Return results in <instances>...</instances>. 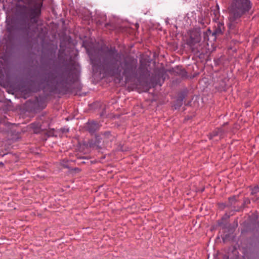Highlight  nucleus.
Listing matches in <instances>:
<instances>
[{
    "label": "nucleus",
    "mask_w": 259,
    "mask_h": 259,
    "mask_svg": "<svg viewBox=\"0 0 259 259\" xmlns=\"http://www.w3.org/2000/svg\"><path fill=\"white\" fill-rule=\"evenodd\" d=\"M11 124L9 123L6 124H1L0 132L2 133H8L9 132L10 126Z\"/></svg>",
    "instance_id": "423d86ee"
},
{
    "label": "nucleus",
    "mask_w": 259,
    "mask_h": 259,
    "mask_svg": "<svg viewBox=\"0 0 259 259\" xmlns=\"http://www.w3.org/2000/svg\"><path fill=\"white\" fill-rule=\"evenodd\" d=\"M201 40L200 35L198 32H194L191 33L189 39L187 41V44L190 47H192L196 44Z\"/></svg>",
    "instance_id": "7ed1b4c3"
},
{
    "label": "nucleus",
    "mask_w": 259,
    "mask_h": 259,
    "mask_svg": "<svg viewBox=\"0 0 259 259\" xmlns=\"http://www.w3.org/2000/svg\"><path fill=\"white\" fill-rule=\"evenodd\" d=\"M97 23H99V24H101V22L99 20V21H97Z\"/></svg>",
    "instance_id": "ddd939ff"
},
{
    "label": "nucleus",
    "mask_w": 259,
    "mask_h": 259,
    "mask_svg": "<svg viewBox=\"0 0 259 259\" xmlns=\"http://www.w3.org/2000/svg\"><path fill=\"white\" fill-rule=\"evenodd\" d=\"M120 66H118L117 69V71L120 73L123 70V74L125 75L133 72L135 68L134 65L132 62L126 61L120 63Z\"/></svg>",
    "instance_id": "f03ea898"
},
{
    "label": "nucleus",
    "mask_w": 259,
    "mask_h": 259,
    "mask_svg": "<svg viewBox=\"0 0 259 259\" xmlns=\"http://www.w3.org/2000/svg\"><path fill=\"white\" fill-rule=\"evenodd\" d=\"M0 165H4L3 163V162H0Z\"/></svg>",
    "instance_id": "f3484780"
},
{
    "label": "nucleus",
    "mask_w": 259,
    "mask_h": 259,
    "mask_svg": "<svg viewBox=\"0 0 259 259\" xmlns=\"http://www.w3.org/2000/svg\"><path fill=\"white\" fill-rule=\"evenodd\" d=\"M222 132H223V130L222 128H219L217 130V131H215V132H214L213 133V136H217L219 135H220V136H221L222 135L221 133Z\"/></svg>",
    "instance_id": "9d476101"
},
{
    "label": "nucleus",
    "mask_w": 259,
    "mask_h": 259,
    "mask_svg": "<svg viewBox=\"0 0 259 259\" xmlns=\"http://www.w3.org/2000/svg\"><path fill=\"white\" fill-rule=\"evenodd\" d=\"M111 54L114 59L118 60L120 59L121 55L117 53V51L115 50L111 51Z\"/></svg>",
    "instance_id": "6e6552de"
},
{
    "label": "nucleus",
    "mask_w": 259,
    "mask_h": 259,
    "mask_svg": "<svg viewBox=\"0 0 259 259\" xmlns=\"http://www.w3.org/2000/svg\"><path fill=\"white\" fill-rule=\"evenodd\" d=\"M184 99V97L180 96L179 99L177 100L178 102V106L180 107L183 104V101Z\"/></svg>",
    "instance_id": "1a4fd4ad"
},
{
    "label": "nucleus",
    "mask_w": 259,
    "mask_h": 259,
    "mask_svg": "<svg viewBox=\"0 0 259 259\" xmlns=\"http://www.w3.org/2000/svg\"><path fill=\"white\" fill-rule=\"evenodd\" d=\"M217 25L218 28L213 32V34H219L222 33V28H223V25L221 23H219L217 24Z\"/></svg>",
    "instance_id": "0eeeda50"
},
{
    "label": "nucleus",
    "mask_w": 259,
    "mask_h": 259,
    "mask_svg": "<svg viewBox=\"0 0 259 259\" xmlns=\"http://www.w3.org/2000/svg\"><path fill=\"white\" fill-rule=\"evenodd\" d=\"M6 154H7V153L3 152V151L0 149V156H1L2 157H3Z\"/></svg>",
    "instance_id": "f8f14e48"
},
{
    "label": "nucleus",
    "mask_w": 259,
    "mask_h": 259,
    "mask_svg": "<svg viewBox=\"0 0 259 259\" xmlns=\"http://www.w3.org/2000/svg\"><path fill=\"white\" fill-rule=\"evenodd\" d=\"M99 125L95 121L89 122L87 125V128L89 132L91 133H95L99 129Z\"/></svg>",
    "instance_id": "39448f33"
},
{
    "label": "nucleus",
    "mask_w": 259,
    "mask_h": 259,
    "mask_svg": "<svg viewBox=\"0 0 259 259\" xmlns=\"http://www.w3.org/2000/svg\"><path fill=\"white\" fill-rule=\"evenodd\" d=\"M106 135H110V133H107L105 134Z\"/></svg>",
    "instance_id": "dca6fc26"
},
{
    "label": "nucleus",
    "mask_w": 259,
    "mask_h": 259,
    "mask_svg": "<svg viewBox=\"0 0 259 259\" xmlns=\"http://www.w3.org/2000/svg\"><path fill=\"white\" fill-rule=\"evenodd\" d=\"M30 125L32 128H35V125H36V128L39 127V125L38 124L32 123L30 124Z\"/></svg>",
    "instance_id": "9b49d317"
},
{
    "label": "nucleus",
    "mask_w": 259,
    "mask_h": 259,
    "mask_svg": "<svg viewBox=\"0 0 259 259\" xmlns=\"http://www.w3.org/2000/svg\"><path fill=\"white\" fill-rule=\"evenodd\" d=\"M105 17H106V16H105V15H104V16H103V19L104 20V19H105Z\"/></svg>",
    "instance_id": "4468645a"
},
{
    "label": "nucleus",
    "mask_w": 259,
    "mask_h": 259,
    "mask_svg": "<svg viewBox=\"0 0 259 259\" xmlns=\"http://www.w3.org/2000/svg\"><path fill=\"white\" fill-rule=\"evenodd\" d=\"M251 8L249 0H233L229 8L230 26L233 27L238 23L242 16L248 12Z\"/></svg>",
    "instance_id": "f257e3e1"
},
{
    "label": "nucleus",
    "mask_w": 259,
    "mask_h": 259,
    "mask_svg": "<svg viewBox=\"0 0 259 259\" xmlns=\"http://www.w3.org/2000/svg\"><path fill=\"white\" fill-rule=\"evenodd\" d=\"M40 14V6L39 5L35 6L31 8L30 12V16L31 19L38 17Z\"/></svg>",
    "instance_id": "20e7f679"
},
{
    "label": "nucleus",
    "mask_w": 259,
    "mask_h": 259,
    "mask_svg": "<svg viewBox=\"0 0 259 259\" xmlns=\"http://www.w3.org/2000/svg\"><path fill=\"white\" fill-rule=\"evenodd\" d=\"M115 60L117 61V59H114L113 58V62H114V61H115Z\"/></svg>",
    "instance_id": "2eb2a0df"
}]
</instances>
